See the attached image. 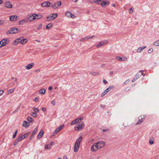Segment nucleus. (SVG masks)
<instances>
[{"instance_id": "obj_33", "label": "nucleus", "mask_w": 159, "mask_h": 159, "mask_svg": "<svg viewBox=\"0 0 159 159\" xmlns=\"http://www.w3.org/2000/svg\"><path fill=\"white\" fill-rule=\"evenodd\" d=\"M149 143L150 144H152L154 143V139L153 138H152L149 140Z\"/></svg>"}, {"instance_id": "obj_30", "label": "nucleus", "mask_w": 159, "mask_h": 159, "mask_svg": "<svg viewBox=\"0 0 159 159\" xmlns=\"http://www.w3.org/2000/svg\"><path fill=\"white\" fill-rule=\"evenodd\" d=\"M52 27V25L51 23H49L46 26V28L47 29H49L51 28Z\"/></svg>"}, {"instance_id": "obj_37", "label": "nucleus", "mask_w": 159, "mask_h": 159, "mask_svg": "<svg viewBox=\"0 0 159 159\" xmlns=\"http://www.w3.org/2000/svg\"><path fill=\"white\" fill-rule=\"evenodd\" d=\"M116 59L119 61H122V58L120 57L117 56Z\"/></svg>"}, {"instance_id": "obj_63", "label": "nucleus", "mask_w": 159, "mask_h": 159, "mask_svg": "<svg viewBox=\"0 0 159 159\" xmlns=\"http://www.w3.org/2000/svg\"><path fill=\"white\" fill-rule=\"evenodd\" d=\"M78 119L80 121H81V120H83L84 119V118L83 117H80Z\"/></svg>"}, {"instance_id": "obj_17", "label": "nucleus", "mask_w": 159, "mask_h": 159, "mask_svg": "<svg viewBox=\"0 0 159 159\" xmlns=\"http://www.w3.org/2000/svg\"><path fill=\"white\" fill-rule=\"evenodd\" d=\"M34 63H32L30 64H28V65L25 66V68L26 69L29 70L31 69L34 65Z\"/></svg>"}, {"instance_id": "obj_10", "label": "nucleus", "mask_w": 159, "mask_h": 159, "mask_svg": "<svg viewBox=\"0 0 159 159\" xmlns=\"http://www.w3.org/2000/svg\"><path fill=\"white\" fill-rule=\"evenodd\" d=\"M38 127L37 126H36L34 129L32 134H31V136L29 137V139L31 140L32 139V137L34 136V135L37 132L38 130Z\"/></svg>"}, {"instance_id": "obj_13", "label": "nucleus", "mask_w": 159, "mask_h": 159, "mask_svg": "<svg viewBox=\"0 0 159 159\" xmlns=\"http://www.w3.org/2000/svg\"><path fill=\"white\" fill-rule=\"evenodd\" d=\"M33 16L34 17L35 20L40 19L43 17V16L41 15L36 14H33Z\"/></svg>"}, {"instance_id": "obj_41", "label": "nucleus", "mask_w": 159, "mask_h": 159, "mask_svg": "<svg viewBox=\"0 0 159 159\" xmlns=\"http://www.w3.org/2000/svg\"><path fill=\"white\" fill-rule=\"evenodd\" d=\"M45 149H51V148L48 145H46L45 146Z\"/></svg>"}, {"instance_id": "obj_60", "label": "nucleus", "mask_w": 159, "mask_h": 159, "mask_svg": "<svg viewBox=\"0 0 159 159\" xmlns=\"http://www.w3.org/2000/svg\"><path fill=\"white\" fill-rule=\"evenodd\" d=\"M127 59V58L126 57H124L122 58V61H126Z\"/></svg>"}, {"instance_id": "obj_28", "label": "nucleus", "mask_w": 159, "mask_h": 159, "mask_svg": "<svg viewBox=\"0 0 159 159\" xmlns=\"http://www.w3.org/2000/svg\"><path fill=\"white\" fill-rule=\"evenodd\" d=\"M108 42L107 41H101L99 45L100 46H102L106 44Z\"/></svg>"}, {"instance_id": "obj_3", "label": "nucleus", "mask_w": 159, "mask_h": 159, "mask_svg": "<svg viewBox=\"0 0 159 159\" xmlns=\"http://www.w3.org/2000/svg\"><path fill=\"white\" fill-rule=\"evenodd\" d=\"M19 30L18 29L15 27H13L11 28L10 30L8 31L7 33V34L16 33L19 32Z\"/></svg>"}, {"instance_id": "obj_36", "label": "nucleus", "mask_w": 159, "mask_h": 159, "mask_svg": "<svg viewBox=\"0 0 159 159\" xmlns=\"http://www.w3.org/2000/svg\"><path fill=\"white\" fill-rule=\"evenodd\" d=\"M27 119L28 121L30 122H31L33 120L32 118L30 116L28 117Z\"/></svg>"}, {"instance_id": "obj_7", "label": "nucleus", "mask_w": 159, "mask_h": 159, "mask_svg": "<svg viewBox=\"0 0 159 159\" xmlns=\"http://www.w3.org/2000/svg\"><path fill=\"white\" fill-rule=\"evenodd\" d=\"M97 144H98L99 146V148L100 149L105 146V143L104 141H99L97 142Z\"/></svg>"}, {"instance_id": "obj_29", "label": "nucleus", "mask_w": 159, "mask_h": 159, "mask_svg": "<svg viewBox=\"0 0 159 159\" xmlns=\"http://www.w3.org/2000/svg\"><path fill=\"white\" fill-rule=\"evenodd\" d=\"M46 92V90L44 89H40L39 91V93L42 94H44Z\"/></svg>"}, {"instance_id": "obj_21", "label": "nucleus", "mask_w": 159, "mask_h": 159, "mask_svg": "<svg viewBox=\"0 0 159 159\" xmlns=\"http://www.w3.org/2000/svg\"><path fill=\"white\" fill-rule=\"evenodd\" d=\"M109 91L108 89H107L106 90H105L101 94V96L102 97H103Z\"/></svg>"}, {"instance_id": "obj_2", "label": "nucleus", "mask_w": 159, "mask_h": 159, "mask_svg": "<svg viewBox=\"0 0 159 159\" xmlns=\"http://www.w3.org/2000/svg\"><path fill=\"white\" fill-rule=\"evenodd\" d=\"M84 127V124L83 122L82 121L80 124H79L77 126L75 127V130L76 131H80Z\"/></svg>"}, {"instance_id": "obj_42", "label": "nucleus", "mask_w": 159, "mask_h": 159, "mask_svg": "<svg viewBox=\"0 0 159 159\" xmlns=\"http://www.w3.org/2000/svg\"><path fill=\"white\" fill-rule=\"evenodd\" d=\"M140 73H138V72L137 73V74L135 76L134 78L137 79L138 78H139L140 76L139 74Z\"/></svg>"}, {"instance_id": "obj_18", "label": "nucleus", "mask_w": 159, "mask_h": 159, "mask_svg": "<svg viewBox=\"0 0 159 159\" xmlns=\"http://www.w3.org/2000/svg\"><path fill=\"white\" fill-rule=\"evenodd\" d=\"M44 133V131L43 130H41L40 132L39 133L37 139H40L41 138L43 135Z\"/></svg>"}, {"instance_id": "obj_34", "label": "nucleus", "mask_w": 159, "mask_h": 159, "mask_svg": "<svg viewBox=\"0 0 159 159\" xmlns=\"http://www.w3.org/2000/svg\"><path fill=\"white\" fill-rule=\"evenodd\" d=\"M71 15V13L70 11H68L66 12V16L70 17Z\"/></svg>"}, {"instance_id": "obj_4", "label": "nucleus", "mask_w": 159, "mask_h": 159, "mask_svg": "<svg viewBox=\"0 0 159 159\" xmlns=\"http://www.w3.org/2000/svg\"><path fill=\"white\" fill-rule=\"evenodd\" d=\"M61 4V1H58L54 4L51 5V7H52L53 9H55L59 7Z\"/></svg>"}, {"instance_id": "obj_6", "label": "nucleus", "mask_w": 159, "mask_h": 159, "mask_svg": "<svg viewBox=\"0 0 159 159\" xmlns=\"http://www.w3.org/2000/svg\"><path fill=\"white\" fill-rule=\"evenodd\" d=\"M28 19H25L21 20H20L18 22V24L19 25H22L28 23Z\"/></svg>"}, {"instance_id": "obj_54", "label": "nucleus", "mask_w": 159, "mask_h": 159, "mask_svg": "<svg viewBox=\"0 0 159 159\" xmlns=\"http://www.w3.org/2000/svg\"><path fill=\"white\" fill-rule=\"evenodd\" d=\"M51 103L53 105H55V101L54 100H52L51 102Z\"/></svg>"}, {"instance_id": "obj_48", "label": "nucleus", "mask_w": 159, "mask_h": 159, "mask_svg": "<svg viewBox=\"0 0 159 159\" xmlns=\"http://www.w3.org/2000/svg\"><path fill=\"white\" fill-rule=\"evenodd\" d=\"M60 129H59V128H57L55 130V133H58L60 131Z\"/></svg>"}, {"instance_id": "obj_11", "label": "nucleus", "mask_w": 159, "mask_h": 159, "mask_svg": "<svg viewBox=\"0 0 159 159\" xmlns=\"http://www.w3.org/2000/svg\"><path fill=\"white\" fill-rule=\"evenodd\" d=\"M18 17L16 15H12L10 16V20L11 21H14L17 20Z\"/></svg>"}, {"instance_id": "obj_51", "label": "nucleus", "mask_w": 159, "mask_h": 159, "mask_svg": "<svg viewBox=\"0 0 159 159\" xmlns=\"http://www.w3.org/2000/svg\"><path fill=\"white\" fill-rule=\"evenodd\" d=\"M153 51V49L152 48H150L148 50V52L149 53H151Z\"/></svg>"}, {"instance_id": "obj_14", "label": "nucleus", "mask_w": 159, "mask_h": 159, "mask_svg": "<svg viewBox=\"0 0 159 159\" xmlns=\"http://www.w3.org/2000/svg\"><path fill=\"white\" fill-rule=\"evenodd\" d=\"M4 6L8 8H11L12 7V5L9 2H6Z\"/></svg>"}, {"instance_id": "obj_9", "label": "nucleus", "mask_w": 159, "mask_h": 159, "mask_svg": "<svg viewBox=\"0 0 159 159\" xmlns=\"http://www.w3.org/2000/svg\"><path fill=\"white\" fill-rule=\"evenodd\" d=\"M41 4L43 7H48L50 6L51 3L49 2H44L42 3Z\"/></svg>"}, {"instance_id": "obj_15", "label": "nucleus", "mask_w": 159, "mask_h": 159, "mask_svg": "<svg viewBox=\"0 0 159 159\" xmlns=\"http://www.w3.org/2000/svg\"><path fill=\"white\" fill-rule=\"evenodd\" d=\"M30 125V124L29 122L25 120L23 121L22 124V126L23 127L27 128Z\"/></svg>"}, {"instance_id": "obj_62", "label": "nucleus", "mask_w": 159, "mask_h": 159, "mask_svg": "<svg viewBox=\"0 0 159 159\" xmlns=\"http://www.w3.org/2000/svg\"><path fill=\"white\" fill-rule=\"evenodd\" d=\"M103 82L105 84H107V82L105 80H103Z\"/></svg>"}, {"instance_id": "obj_20", "label": "nucleus", "mask_w": 159, "mask_h": 159, "mask_svg": "<svg viewBox=\"0 0 159 159\" xmlns=\"http://www.w3.org/2000/svg\"><path fill=\"white\" fill-rule=\"evenodd\" d=\"M82 137L81 136L76 141V142H75V144H78V145H80V142L82 140Z\"/></svg>"}, {"instance_id": "obj_44", "label": "nucleus", "mask_w": 159, "mask_h": 159, "mask_svg": "<svg viewBox=\"0 0 159 159\" xmlns=\"http://www.w3.org/2000/svg\"><path fill=\"white\" fill-rule=\"evenodd\" d=\"M97 143H95L93 145H94V146L96 147V148H97V150L99 148V146L98 145V144H97Z\"/></svg>"}, {"instance_id": "obj_38", "label": "nucleus", "mask_w": 159, "mask_h": 159, "mask_svg": "<svg viewBox=\"0 0 159 159\" xmlns=\"http://www.w3.org/2000/svg\"><path fill=\"white\" fill-rule=\"evenodd\" d=\"M17 131H18L17 130H16L15 131V133L13 135V137H12L13 139H14V138H15L16 137V135L17 134Z\"/></svg>"}, {"instance_id": "obj_46", "label": "nucleus", "mask_w": 159, "mask_h": 159, "mask_svg": "<svg viewBox=\"0 0 159 159\" xmlns=\"http://www.w3.org/2000/svg\"><path fill=\"white\" fill-rule=\"evenodd\" d=\"M76 123V122L75 121V120H73L71 123L70 125H74Z\"/></svg>"}, {"instance_id": "obj_32", "label": "nucleus", "mask_w": 159, "mask_h": 159, "mask_svg": "<svg viewBox=\"0 0 159 159\" xmlns=\"http://www.w3.org/2000/svg\"><path fill=\"white\" fill-rule=\"evenodd\" d=\"M153 45L157 46H159V40H157L156 42H155L153 43Z\"/></svg>"}, {"instance_id": "obj_50", "label": "nucleus", "mask_w": 159, "mask_h": 159, "mask_svg": "<svg viewBox=\"0 0 159 159\" xmlns=\"http://www.w3.org/2000/svg\"><path fill=\"white\" fill-rule=\"evenodd\" d=\"M133 10L132 9V8H130L129 10V13H131L133 12Z\"/></svg>"}, {"instance_id": "obj_19", "label": "nucleus", "mask_w": 159, "mask_h": 159, "mask_svg": "<svg viewBox=\"0 0 159 159\" xmlns=\"http://www.w3.org/2000/svg\"><path fill=\"white\" fill-rule=\"evenodd\" d=\"M82 137L81 136L76 141V142H75V144H78V145H80V142L82 140Z\"/></svg>"}, {"instance_id": "obj_40", "label": "nucleus", "mask_w": 159, "mask_h": 159, "mask_svg": "<svg viewBox=\"0 0 159 159\" xmlns=\"http://www.w3.org/2000/svg\"><path fill=\"white\" fill-rule=\"evenodd\" d=\"M31 115L35 117L36 116H37V114L36 112H33L31 113Z\"/></svg>"}, {"instance_id": "obj_26", "label": "nucleus", "mask_w": 159, "mask_h": 159, "mask_svg": "<svg viewBox=\"0 0 159 159\" xmlns=\"http://www.w3.org/2000/svg\"><path fill=\"white\" fill-rule=\"evenodd\" d=\"M27 19H28V21H30V22L32 21L33 20H35L34 17L33 16V15L30 16V17L27 18Z\"/></svg>"}, {"instance_id": "obj_53", "label": "nucleus", "mask_w": 159, "mask_h": 159, "mask_svg": "<svg viewBox=\"0 0 159 159\" xmlns=\"http://www.w3.org/2000/svg\"><path fill=\"white\" fill-rule=\"evenodd\" d=\"M64 126V125L63 124L62 125L59 127H58V128H59V129H60V130H61V129H62Z\"/></svg>"}, {"instance_id": "obj_8", "label": "nucleus", "mask_w": 159, "mask_h": 159, "mask_svg": "<svg viewBox=\"0 0 159 159\" xmlns=\"http://www.w3.org/2000/svg\"><path fill=\"white\" fill-rule=\"evenodd\" d=\"M2 46H4L6 45L9 42V40L8 39H4L1 41Z\"/></svg>"}, {"instance_id": "obj_39", "label": "nucleus", "mask_w": 159, "mask_h": 159, "mask_svg": "<svg viewBox=\"0 0 159 159\" xmlns=\"http://www.w3.org/2000/svg\"><path fill=\"white\" fill-rule=\"evenodd\" d=\"M138 73H140L139 74L140 75V76H141V75H143V76H144L145 75L143 74V72L142 70H140L139 72H138Z\"/></svg>"}, {"instance_id": "obj_1", "label": "nucleus", "mask_w": 159, "mask_h": 159, "mask_svg": "<svg viewBox=\"0 0 159 159\" xmlns=\"http://www.w3.org/2000/svg\"><path fill=\"white\" fill-rule=\"evenodd\" d=\"M27 40L25 39H23V38L22 39L21 38L17 39L15 41L14 44H16L18 43H20L21 44H25L27 42Z\"/></svg>"}, {"instance_id": "obj_45", "label": "nucleus", "mask_w": 159, "mask_h": 159, "mask_svg": "<svg viewBox=\"0 0 159 159\" xmlns=\"http://www.w3.org/2000/svg\"><path fill=\"white\" fill-rule=\"evenodd\" d=\"M42 24H40L38 26V30H41L42 29Z\"/></svg>"}, {"instance_id": "obj_49", "label": "nucleus", "mask_w": 159, "mask_h": 159, "mask_svg": "<svg viewBox=\"0 0 159 159\" xmlns=\"http://www.w3.org/2000/svg\"><path fill=\"white\" fill-rule=\"evenodd\" d=\"M145 117V115H143L140 116L139 117V118H142V119H143Z\"/></svg>"}, {"instance_id": "obj_31", "label": "nucleus", "mask_w": 159, "mask_h": 159, "mask_svg": "<svg viewBox=\"0 0 159 159\" xmlns=\"http://www.w3.org/2000/svg\"><path fill=\"white\" fill-rule=\"evenodd\" d=\"M88 40V37H86L84 38L81 39L80 41H85Z\"/></svg>"}, {"instance_id": "obj_56", "label": "nucleus", "mask_w": 159, "mask_h": 159, "mask_svg": "<svg viewBox=\"0 0 159 159\" xmlns=\"http://www.w3.org/2000/svg\"><path fill=\"white\" fill-rule=\"evenodd\" d=\"M34 101L35 102H38L39 101V98H38L36 97L35 98Z\"/></svg>"}, {"instance_id": "obj_12", "label": "nucleus", "mask_w": 159, "mask_h": 159, "mask_svg": "<svg viewBox=\"0 0 159 159\" xmlns=\"http://www.w3.org/2000/svg\"><path fill=\"white\" fill-rule=\"evenodd\" d=\"M101 4L103 7H106L109 4V2L107 1H103L101 2Z\"/></svg>"}, {"instance_id": "obj_43", "label": "nucleus", "mask_w": 159, "mask_h": 159, "mask_svg": "<svg viewBox=\"0 0 159 159\" xmlns=\"http://www.w3.org/2000/svg\"><path fill=\"white\" fill-rule=\"evenodd\" d=\"M22 137H21L20 136L18 137L17 138L16 140H18V142H19L20 141L22 140Z\"/></svg>"}, {"instance_id": "obj_64", "label": "nucleus", "mask_w": 159, "mask_h": 159, "mask_svg": "<svg viewBox=\"0 0 159 159\" xmlns=\"http://www.w3.org/2000/svg\"><path fill=\"white\" fill-rule=\"evenodd\" d=\"M70 16L71 18H75V16L74 15L72 14H71V15Z\"/></svg>"}, {"instance_id": "obj_22", "label": "nucleus", "mask_w": 159, "mask_h": 159, "mask_svg": "<svg viewBox=\"0 0 159 159\" xmlns=\"http://www.w3.org/2000/svg\"><path fill=\"white\" fill-rule=\"evenodd\" d=\"M146 48V46L144 47H140L137 50L138 52H141L144 49Z\"/></svg>"}, {"instance_id": "obj_35", "label": "nucleus", "mask_w": 159, "mask_h": 159, "mask_svg": "<svg viewBox=\"0 0 159 159\" xmlns=\"http://www.w3.org/2000/svg\"><path fill=\"white\" fill-rule=\"evenodd\" d=\"M33 110L35 112H38L39 111V110L38 108H36L35 107L33 108Z\"/></svg>"}, {"instance_id": "obj_52", "label": "nucleus", "mask_w": 159, "mask_h": 159, "mask_svg": "<svg viewBox=\"0 0 159 159\" xmlns=\"http://www.w3.org/2000/svg\"><path fill=\"white\" fill-rule=\"evenodd\" d=\"M114 88V86H111L109 87L107 89H108L110 91L111 89H113Z\"/></svg>"}, {"instance_id": "obj_5", "label": "nucleus", "mask_w": 159, "mask_h": 159, "mask_svg": "<svg viewBox=\"0 0 159 159\" xmlns=\"http://www.w3.org/2000/svg\"><path fill=\"white\" fill-rule=\"evenodd\" d=\"M58 14L57 13H54L50 14L49 16L47 17L48 20H51L55 18L57 16Z\"/></svg>"}, {"instance_id": "obj_47", "label": "nucleus", "mask_w": 159, "mask_h": 159, "mask_svg": "<svg viewBox=\"0 0 159 159\" xmlns=\"http://www.w3.org/2000/svg\"><path fill=\"white\" fill-rule=\"evenodd\" d=\"M15 89H10L9 90V93H12L15 90Z\"/></svg>"}, {"instance_id": "obj_23", "label": "nucleus", "mask_w": 159, "mask_h": 159, "mask_svg": "<svg viewBox=\"0 0 159 159\" xmlns=\"http://www.w3.org/2000/svg\"><path fill=\"white\" fill-rule=\"evenodd\" d=\"M139 119V120H138L137 123H136V125L141 124L142 122H143L144 121V120H143V119H142V118Z\"/></svg>"}, {"instance_id": "obj_24", "label": "nucleus", "mask_w": 159, "mask_h": 159, "mask_svg": "<svg viewBox=\"0 0 159 159\" xmlns=\"http://www.w3.org/2000/svg\"><path fill=\"white\" fill-rule=\"evenodd\" d=\"M29 133H26L23 135L22 136H20L21 137H22V140L26 138L29 135Z\"/></svg>"}, {"instance_id": "obj_25", "label": "nucleus", "mask_w": 159, "mask_h": 159, "mask_svg": "<svg viewBox=\"0 0 159 159\" xmlns=\"http://www.w3.org/2000/svg\"><path fill=\"white\" fill-rule=\"evenodd\" d=\"M91 151H96L97 150V148H96L94 145H93L91 148Z\"/></svg>"}, {"instance_id": "obj_59", "label": "nucleus", "mask_w": 159, "mask_h": 159, "mask_svg": "<svg viewBox=\"0 0 159 159\" xmlns=\"http://www.w3.org/2000/svg\"><path fill=\"white\" fill-rule=\"evenodd\" d=\"M94 37V35H92L91 36H88V39H91L93 38Z\"/></svg>"}, {"instance_id": "obj_58", "label": "nucleus", "mask_w": 159, "mask_h": 159, "mask_svg": "<svg viewBox=\"0 0 159 159\" xmlns=\"http://www.w3.org/2000/svg\"><path fill=\"white\" fill-rule=\"evenodd\" d=\"M4 93V91L2 90H0V96L2 95Z\"/></svg>"}, {"instance_id": "obj_16", "label": "nucleus", "mask_w": 159, "mask_h": 159, "mask_svg": "<svg viewBox=\"0 0 159 159\" xmlns=\"http://www.w3.org/2000/svg\"><path fill=\"white\" fill-rule=\"evenodd\" d=\"M79 146L80 145L78 144L75 143V144L74 147V151L75 152H76L78 151L79 149Z\"/></svg>"}, {"instance_id": "obj_55", "label": "nucleus", "mask_w": 159, "mask_h": 159, "mask_svg": "<svg viewBox=\"0 0 159 159\" xmlns=\"http://www.w3.org/2000/svg\"><path fill=\"white\" fill-rule=\"evenodd\" d=\"M19 142H18V140H16V141H15V142L14 143V145L15 146V145H17Z\"/></svg>"}, {"instance_id": "obj_61", "label": "nucleus", "mask_w": 159, "mask_h": 159, "mask_svg": "<svg viewBox=\"0 0 159 159\" xmlns=\"http://www.w3.org/2000/svg\"><path fill=\"white\" fill-rule=\"evenodd\" d=\"M75 121L76 122V123H80V120L78 118H77L75 120Z\"/></svg>"}, {"instance_id": "obj_57", "label": "nucleus", "mask_w": 159, "mask_h": 159, "mask_svg": "<svg viewBox=\"0 0 159 159\" xmlns=\"http://www.w3.org/2000/svg\"><path fill=\"white\" fill-rule=\"evenodd\" d=\"M129 82V80H126L124 83V84H126L128 83Z\"/></svg>"}, {"instance_id": "obj_27", "label": "nucleus", "mask_w": 159, "mask_h": 159, "mask_svg": "<svg viewBox=\"0 0 159 159\" xmlns=\"http://www.w3.org/2000/svg\"><path fill=\"white\" fill-rule=\"evenodd\" d=\"M90 74L92 75L95 76L97 75H99L100 73L98 72H92L90 73Z\"/></svg>"}]
</instances>
